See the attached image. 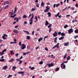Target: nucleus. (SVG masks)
I'll return each instance as SVG.
<instances>
[{
	"label": "nucleus",
	"instance_id": "1",
	"mask_svg": "<svg viewBox=\"0 0 78 78\" xmlns=\"http://www.w3.org/2000/svg\"><path fill=\"white\" fill-rule=\"evenodd\" d=\"M32 17L30 19V22L29 23V24L30 25H31L33 23V18H34V14L33 13L32 14Z\"/></svg>",
	"mask_w": 78,
	"mask_h": 78
},
{
	"label": "nucleus",
	"instance_id": "2",
	"mask_svg": "<svg viewBox=\"0 0 78 78\" xmlns=\"http://www.w3.org/2000/svg\"><path fill=\"white\" fill-rule=\"evenodd\" d=\"M73 29H70L68 30V33L69 34H71V33H73Z\"/></svg>",
	"mask_w": 78,
	"mask_h": 78
},
{
	"label": "nucleus",
	"instance_id": "3",
	"mask_svg": "<svg viewBox=\"0 0 78 78\" xmlns=\"http://www.w3.org/2000/svg\"><path fill=\"white\" fill-rule=\"evenodd\" d=\"M54 37H56V36H57V34H58V32H56V31H55V32L54 33L52 34Z\"/></svg>",
	"mask_w": 78,
	"mask_h": 78
},
{
	"label": "nucleus",
	"instance_id": "4",
	"mask_svg": "<svg viewBox=\"0 0 78 78\" xmlns=\"http://www.w3.org/2000/svg\"><path fill=\"white\" fill-rule=\"evenodd\" d=\"M54 65H53V63H51L49 64L48 65V67H53Z\"/></svg>",
	"mask_w": 78,
	"mask_h": 78
},
{
	"label": "nucleus",
	"instance_id": "5",
	"mask_svg": "<svg viewBox=\"0 0 78 78\" xmlns=\"http://www.w3.org/2000/svg\"><path fill=\"white\" fill-rule=\"evenodd\" d=\"M9 3L8 1H6L4 2L2 4L3 5H7V4H9Z\"/></svg>",
	"mask_w": 78,
	"mask_h": 78
},
{
	"label": "nucleus",
	"instance_id": "6",
	"mask_svg": "<svg viewBox=\"0 0 78 78\" xmlns=\"http://www.w3.org/2000/svg\"><path fill=\"white\" fill-rule=\"evenodd\" d=\"M44 5H45V3H44V2H42L41 4V6H42V7H44Z\"/></svg>",
	"mask_w": 78,
	"mask_h": 78
},
{
	"label": "nucleus",
	"instance_id": "7",
	"mask_svg": "<svg viewBox=\"0 0 78 78\" xmlns=\"http://www.w3.org/2000/svg\"><path fill=\"white\" fill-rule=\"evenodd\" d=\"M45 25H46V26H47V25H49V23H48L47 21H46V23H45Z\"/></svg>",
	"mask_w": 78,
	"mask_h": 78
},
{
	"label": "nucleus",
	"instance_id": "8",
	"mask_svg": "<svg viewBox=\"0 0 78 78\" xmlns=\"http://www.w3.org/2000/svg\"><path fill=\"white\" fill-rule=\"evenodd\" d=\"M16 68L17 67L16 66H13L12 67V69L13 70V71H14V70H15V69H16Z\"/></svg>",
	"mask_w": 78,
	"mask_h": 78
},
{
	"label": "nucleus",
	"instance_id": "9",
	"mask_svg": "<svg viewBox=\"0 0 78 78\" xmlns=\"http://www.w3.org/2000/svg\"><path fill=\"white\" fill-rule=\"evenodd\" d=\"M67 54L66 53L64 57V59H66L67 58Z\"/></svg>",
	"mask_w": 78,
	"mask_h": 78
},
{
	"label": "nucleus",
	"instance_id": "10",
	"mask_svg": "<svg viewBox=\"0 0 78 78\" xmlns=\"http://www.w3.org/2000/svg\"><path fill=\"white\" fill-rule=\"evenodd\" d=\"M64 46H67V45H69V43L66 42V43H65L64 44Z\"/></svg>",
	"mask_w": 78,
	"mask_h": 78
},
{
	"label": "nucleus",
	"instance_id": "11",
	"mask_svg": "<svg viewBox=\"0 0 78 78\" xmlns=\"http://www.w3.org/2000/svg\"><path fill=\"white\" fill-rule=\"evenodd\" d=\"M18 73H19V74H22L23 73H24V72H23L22 71H20L18 72Z\"/></svg>",
	"mask_w": 78,
	"mask_h": 78
},
{
	"label": "nucleus",
	"instance_id": "12",
	"mask_svg": "<svg viewBox=\"0 0 78 78\" xmlns=\"http://www.w3.org/2000/svg\"><path fill=\"white\" fill-rule=\"evenodd\" d=\"M13 31L15 33H17V32H18V31L17 30H14Z\"/></svg>",
	"mask_w": 78,
	"mask_h": 78
},
{
	"label": "nucleus",
	"instance_id": "13",
	"mask_svg": "<svg viewBox=\"0 0 78 78\" xmlns=\"http://www.w3.org/2000/svg\"><path fill=\"white\" fill-rule=\"evenodd\" d=\"M14 61V59L12 58V59H11V60H9V62H12L13 61Z\"/></svg>",
	"mask_w": 78,
	"mask_h": 78
},
{
	"label": "nucleus",
	"instance_id": "14",
	"mask_svg": "<svg viewBox=\"0 0 78 78\" xmlns=\"http://www.w3.org/2000/svg\"><path fill=\"white\" fill-rule=\"evenodd\" d=\"M48 17H51V13L50 12H48Z\"/></svg>",
	"mask_w": 78,
	"mask_h": 78
},
{
	"label": "nucleus",
	"instance_id": "15",
	"mask_svg": "<svg viewBox=\"0 0 78 78\" xmlns=\"http://www.w3.org/2000/svg\"><path fill=\"white\" fill-rule=\"evenodd\" d=\"M75 33H76V34L78 33V30L76 29L74 31Z\"/></svg>",
	"mask_w": 78,
	"mask_h": 78
},
{
	"label": "nucleus",
	"instance_id": "16",
	"mask_svg": "<svg viewBox=\"0 0 78 78\" xmlns=\"http://www.w3.org/2000/svg\"><path fill=\"white\" fill-rule=\"evenodd\" d=\"M64 39V37L63 36H62L60 38H59V39L60 41H61V40H62V39Z\"/></svg>",
	"mask_w": 78,
	"mask_h": 78
},
{
	"label": "nucleus",
	"instance_id": "17",
	"mask_svg": "<svg viewBox=\"0 0 78 78\" xmlns=\"http://www.w3.org/2000/svg\"><path fill=\"white\" fill-rule=\"evenodd\" d=\"M23 32H26V33L27 34H30V33H29V32L27 31H23Z\"/></svg>",
	"mask_w": 78,
	"mask_h": 78
},
{
	"label": "nucleus",
	"instance_id": "18",
	"mask_svg": "<svg viewBox=\"0 0 78 78\" xmlns=\"http://www.w3.org/2000/svg\"><path fill=\"white\" fill-rule=\"evenodd\" d=\"M7 66H5L3 67V68L4 69H7Z\"/></svg>",
	"mask_w": 78,
	"mask_h": 78
},
{
	"label": "nucleus",
	"instance_id": "19",
	"mask_svg": "<svg viewBox=\"0 0 78 78\" xmlns=\"http://www.w3.org/2000/svg\"><path fill=\"white\" fill-rule=\"evenodd\" d=\"M42 37H41L40 38H39L38 39V42H40L42 40Z\"/></svg>",
	"mask_w": 78,
	"mask_h": 78
},
{
	"label": "nucleus",
	"instance_id": "20",
	"mask_svg": "<svg viewBox=\"0 0 78 78\" xmlns=\"http://www.w3.org/2000/svg\"><path fill=\"white\" fill-rule=\"evenodd\" d=\"M4 54V52H0V56H2V55H3Z\"/></svg>",
	"mask_w": 78,
	"mask_h": 78
},
{
	"label": "nucleus",
	"instance_id": "21",
	"mask_svg": "<svg viewBox=\"0 0 78 78\" xmlns=\"http://www.w3.org/2000/svg\"><path fill=\"white\" fill-rule=\"evenodd\" d=\"M2 39H4V40H5L7 39V38L5 37L4 36H2Z\"/></svg>",
	"mask_w": 78,
	"mask_h": 78
},
{
	"label": "nucleus",
	"instance_id": "22",
	"mask_svg": "<svg viewBox=\"0 0 78 78\" xmlns=\"http://www.w3.org/2000/svg\"><path fill=\"white\" fill-rule=\"evenodd\" d=\"M59 45V43H58L56 45H55L56 46V47L57 48H59V47H58V46Z\"/></svg>",
	"mask_w": 78,
	"mask_h": 78
},
{
	"label": "nucleus",
	"instance_id": "23",
	"mask_svg": "<svg viewBox=\"0 0 78 78\" xmlns=\"http://www.w3.org/2000/svg\"><path fill=\"white\" fill-rule=\"evenodd\" d=\"M46 9H48V10H49L50 9V7H49L48 6H47L46 7Z\"/></svg>",
	"mask_w": 78,
	"mask_h": 78
},
{
	"label": "nucleus",
	"instance_id": "24",
	"mask_svg": "<svg viewBox=\"0 0 78 78\" xmlns=\"http://www.w3.org/2000/svg\"><path fill=\"white\" fill-rule=\"evenodd\" d=\"M27 16L26 15H24L23 17V18H27Z\"/></svg>",
	"mask_w": 78,
	"mask_h": 78
},
{
	"label": "nucleus",
	"instance_id": "25",
	"mask_svg": "<svg viewBox=\"0 0 78 78\" xmlns=\"http://www.w3.org/2000/svg\"><path fill=\"white\" fill-rule=\"evenodd\" d=\"M44 12H48V9H45L44 10Z\"/></svg>",
	"mask_w": 78,
	"mask_h": 78
},
{
	"label": "nucleus",
	"instance_id": "26",
	"mask_svg": "<svg viewBox=\"0 0 78 78\" xmlns=\"http://www.w3.org/2000/svg\"><path fill=\"white\" fill-rule=\"evenodd\" d=\"M26 47V46H23L21 48V49H22V50H23V49H25V48Z\"/></svg>",
	"mask_w": 78,
	"mask_h": 78
},
{
	"label": "nucleus",
	"instance_id": "27",
	"mask_svg": "<svg viewBox=\"0 0 78 78\" xmlns=\"http://www.w3.org/2000/svg\"><path fill=\"white\" fill-rule=\"evenodd\" d=\"M9 7V5H7L5 7L4 9H7Z\"/></svg>",
	"mask_w": 78,
	"mask_h": 78
},
{
	"label": "nucleus",
	"instance_id": "28",
	"mask_svg": "<svg viewBox=\"0 0 78 78\" xmlns=\"http://www.w3.org/2000/svg\"><path fill=\"white\" fill-rule=\"evenodd\" d=\"M36 6L37 8H39V3H37L36 4Z\"/></svg>",
	"mask_w": 78,
	"mask_h": 78
},
{
	"label": "nucleus",
	"instance_id": "29",
	"mask_svg": "<svg viewBox=\"0 0 78 78\" xmlns=\"http://www.w3.org/2000/svg\"><path fill=\"white\" fill-rule=\"evenodd\" d=\"M61 36H66V34L64 33H61Z\"/></svg>",
	"mask_w": 78,
	"mask_h": 78
},
{
	"label": "nucleus",
	"instance_id": "30",
	"mask_svg": "<svg viewBox=\"0 0 78 78\" xmlns=\"http://www.w3.org/2000/svg\"><path fill=\"white\" fill-rule=\"evenodd\" d=\"M36 10L35 9H34V8H32L31 10V11H35Z\"/></svg>",
	"mask_w": 78,
	"mask_h": 78
},
{
	"label": "nucleus",
	"instance_id": "31",
	"mask_svg": "<svg viewBox=\"0 0 78 78\" xmlns=\"http://www.w3.org/2000/svg\"><path fill=\"white\" fill-rule=\"evenodd\" d=\"M43 62H42V61H41L39 62V64H43Z\"/></svg>",
	"mask_w": 78,
	"mask_h": 78
},
{
	"label": "nucleus",
	"instance_id": "32",
	"mask_svg": "<svg viewBox=\"0 0 78 78\" xmlns=\"http://www.w3.org/2000/svg\"><path fill=\"white\" fill-rule=\"evenodd\" d=\"M7 50L6 49H4L3 51H2V53H4V52H5V51H6Z\"/></svg>",
	"mask_w": 78,
	"mask_h": 78
},
{
	"label": "nucleus",
	"instance_id": "33",
	"mask_svg": "<svg viewBox=\"0 0 78 78\" xmlns=\"http://www.w3.org/2000/svg\"><path fill=\"white\" fill-rule=\"evenodd\" d=\"M59 69V68L58 67H57L56 69H55V70L56 71H58V70Z\"/></svg>",
	"mask_w": 78,
	"mask_h": 78
},
{
	"label": "nucleus",
	"instance_id": "34",
	"mask_svg": "<svg viewBox=\"0 0 78 78\" xmlns=\"http://www.w3.org/2000/svg\"><path fill=\"white\" fill-rule=\"evenodd\" d=\"M5 61V59H0V61H2V62H3V61Z\"/></svg>",
	"mask_w": 78,
	"mask_h": 78
},
{
	"label": "nucleus",
	"instance_id": "35",
	"mask_svg": "<svg viewBox=\"0 0 78 78\" xmlns=\"http://www.w3.org/2000/svg\"><path fill=\"white\" fill-rule=\"evenodd\" d=\"M27 39H30V36H27Z\"/></svg>",
	"mask_w": 78,
	"mask_h": 78
},
{
	"label": "nucleus",
	"instance_id": "36",
	"mask_svg": "<svg viewBox=\"0 0 78 78\" xmlns=\"http://www.w3.org/2000/svg\"><path fill=\"white\" fill-rule=\"evenodd\" d=\"M59 13H58L56 15H55V16L56 17H57V16H59Z\"/></svg>",
	"mask_w": 78,
	"mask_h": 78
},
{
	"label": "nucleus",
	"instance_id": "37",
	"mask_svg": "<svg viewBox=\"0 0 78 78\" xmlns=\"http://www.w3.org/2000/svg\"><path fill=\"white\" fill-rule=\"evenodd\" d=\"M21 60H20V58L19 59H16V61H19V62L20 61H21Z\"/></svg>",
	"mask_w": 78,
	"mask_h": 78
},
{
	"label": "nucleus",
	"instance_id": "38",
	"mask_svg": "<svg viewBox=\"0 0 78 78\" xmlns=\"http://www.w3.org/2000/svg\"><path fill=\"white\" fill-rule=\"evenodd\" d=\"M64 62H63L62 63V64H61V68H62V65H63V64H64Z\"/></svg>",
	"mask_w": 78,
	"mask_h": 78
},
{
	"label": "nucleus",
	"instance_id": "39",
	"mask_svg": "<svg viewBox=\"0 0 78 78\" xmlns=\"http://www.w3.org/2000/svg\"><path fill=\"white\" fill-rule=\"evenodd\" d=\"M14 41L15 42H14V44H16V39H15L14 40Z\"/></svg>",
	"mask_w": 78,
	"mask_h": 78
},
{
	"label": "nucleus",
	"instance_id": "40",
	"mask_svg": "<svg viewBox=\"0 0 78 78\" xmlns=\"http://www.w3.org/2000/svg\"><path fill=\"white\" fill-rule=\"evenodd\" d=\"M68 26V25H65L64 26V28H67V27Z\"/></svg>",
	"mask_w": 78,
	"mask_h": 78
},
{
	"label": "nucleus",
	"instance_id": "41",
	"mask_svg": "<svg viewBox=\"0 0 78 78\" xmlns=\"http://www.w3.org/2000/svg\"><path fill=\"white\" fill-rule=\"evenodd\" d=\"M67 7H66V8L64 9L62 11V12H63V11H65V10H66V9H67Z\"/></svg>",
	"mask_w": 78,
	"mask_h": 78
},
{
	"label": "nucleus",
	"instance_id": "42",
	"mask_svg": "<svg viewBox=\"0 0 78 78\" xmlns=\"http://www.w3.org/2000/svg\"><path fill=\"white\" fill-rule=\"evenodd\" d=\"M74 37L75 39H76V38H77V37H78V35L75 36H74Z\"/></svg>",
	"mask_w": 78,
	"mask_h": 78
},
{
	"label": "nucleus",
	"instance_id": "43",
	"mask_svg": "<svg viewBox=\"0 0 78 78\" xmlns=\"http://www.w3.org/2000/svg\"><path fill=\"white\" fill-rule=\"evenodd\" d=\"M35 19H36V20L37 21V20H37V16H35Z\"/></svg>",
	"mask_w": 78,
	"mask_h": 78
},
{
	"label": "nucleus",
	"instance_id": "44",
	"mask_svg": "<svg viewBox=\"0 0 78 78\" xmlns=\"http://www.w3.org/2000/svg\"><path fill=\"white\" fill-rule=\"evenodd\" d=\"M13 52V51H11L10 52V55H12V53Z\"/></svg>",
	"mask_w": 78,
	"mask_h": 78
},
{
	"label": "nucleus",
	"instance_id": "45",
	"mask_svg": "<svg viewBox=\"0 0 78 78\" xmlns=\"http://www.w3.org/2000/svg\"><path fill=\"white\" fill-rule=\"evenodd\" d=\"M51 27L50 28V29L49 30V33H50V31H51Z\"/></svg>",
	"mask_w": 78,
	"mask_h": 78
},
{
	"label": "nucleus",
	"instance_id": "46",
	"mask_svg": "<svg viewBox=\"0 0 78 78\" xmlns=\"http://www.w3.org/2000/svg\"><path fill=\"white\" fill-rule=\"evenodd\" d=\"M21 47H26L24 44H22L21 45Z\"/></svg>",
	"mask_w": 78,
	"mask_h": 78
},
{
	"label": "nucleus",
	"instance_id": "47",
	"mask_svg": "<svg viewBox=\"0 0 78 78\" xmlns=\"http://www.w3.org/2000/svg\"><path fill=\"white\" fill-rule=\"evenodd\" d=\"M33 69H34V67H33L30 68V70H33Z\"/></svg>",
	"mask_w": 78,
	"mask_h": 78
},
{
	"label": "nucleus",
	"instance_id": "48",
	"mask_svg": "<svg viewBox=\"0 0 78 78\" xmlns=\"http://www.w3.org/2000/svg\"><path fill=\"white\" fill-rule=\"evenodd\" d=\"M19 45L21 46V41H20L19 43Z\"/></svg>",
	"mask_w": 78,
	"mask_h": 78
},
{
	"label": "nucleus",
	"instance_id": "49",
	"mask_svg": "<svg viewBox=\"0 0 78 78\" xmlns=\"http://www.w3.org/2000/svg\"><path fill=\"white\" fill-rule=\"evenodd\" d=\"M70 59V56H68L67 57V60H69Z\"/></svg>",
	"mask_w": 78,
	"mask_h": 78
},
{
	"label": "nucleus",
	"instance_id": "50",
	"mask_svg": "<svg viewBox=\"0 0 78 78\" xmlns=\"http://www.w3.org/2000/svg\"><path fill=\"white\" fill-rule=\"evenodd\" d=\"M17 19H18V20H20V19H21V17L19 16L18 18H17Z\"/></svg>",
	"mask_w": 78,
	"mask_h": 78
},
{
	"label": "nucleus",
	"instance_id": "51",
	"mask_svg": "<svg viewBox=\"0 0 78 78\" xmlns=\"http://www.w3.org/2000/svg\"><path fill=\"white\" fill-rule=\"evenodd\" d=\"M51 26V24L49 25L48 26V28H49V27H50Z\"/></svg>",
	"mask_w": 78,
	"mask_h": 78
},
{
	"label": "nucleus",
	"instance_id": "52",
	"mask_svg": "<svg viewBox=\"0 0 78 78\" xmlns=\"http://www.w3.org/2000/svg\"><path fill=\"white\" fill-rule=\"evenodd\" d=\"M22 62V61L20 60V62L19 63V64H20Z\"/></svg>",
	"mask_w": 78,
	"mask_h": 78
},
{
	"label": "nucleus",
	"instance_id": "53",
	"mask_svg": "<svg viewBox=\"0 0 78 78\" xmlns=\"http://www.w3.org/2000/svg\"><path fill=\"white\" fill-rule=\"evenodd\" d=\"M3 36L4 37H7V36H8V35H7L5 34H3Z\"/></svg>",
	"mask_w": 78,
	"mask_h": 78
},
{
	"label": "nucleus",
	"instance_id": "54",
	"mask_svg": "<svg viewBox=\"0 0 78 78\" xmlns=\"http://www.w3.org/2000/svg\"><path fill=\"white\" fill-rule=\"evenodd\" d=\"M59 5V4H58L56 5V7H58V6Z\"/></svg>",
	"mask_w": 78,
	"mask_h": 78
},
{
	"label": "nucleus",
	"instance_id": "55",
	"mask_svg": "<svg viewBox=\"0 0 78 78\" xmlns=\"http://www.w3.org/2000/svg\"><path fill=\"white\" fill-rule=\"evenodd\" d=\"M63 69H65V68H66V65H65L64 64L63 66Z\"/></svg>",
	"mask_w": 78,
	"mask_h": 78
},
{
	"label": "nucleus",
	"instance_id": "56",
	"mask_svg": "<svg viewBox=\"0 0 78 78\" xmlns=\"http://www.w3.org/2000/svg\"><path fill=\"white\" fill-rule=\"evenodd\" d=\"M61 34V32H59L58 33V35H60V34Z\"/></svg>",
	"mask_w": 78,
	"mask_h": 78
},
{
	"label": "nucleus",
	"instance_id": "57",
	"mask_svg": "<svg viewBox=\"0 0 78 78\" xmlns=\"http://www.w3.org/2000/svg\"><path fill=\"white\" fill-rule=\"evenodd\" d=\"M30 48V47L29 46V45H28L27 47V48L28 49Z\"/></svg>",
	"mask_w": 78,
	"mask_h": 78
},
{
	"label": "nucleus",
	"instance_id": "58",
	"mask_svg": "<svg viewBox=\"0 0 78 78\" xmlns=\"http://www.w3.org/2000/svg\"><path fill=\"white\" fill-rule=\"evenodd\" d=\"M17 27H19V25L15 26V28H17Z\"/></svg>",
	"mask_w": 78,
	"mask_h": 78
},
{
	"label": "nucleus",
	"instance_id": "59",
	"mask_svg": "<svg viewBox=\"0 0 78 78\" xmlns=\"http://www.w3.org/2000/svg\"><path fill=\"white\" fill-rule=\"evenodd\" d=\"M23 55H27V53L24 52L23 53Z\"/></svg>",
	"mask_w": 78,
	"mask_h": 78
},
{
	"label": "nucleus",
	"instance_id": "60",
	"mask_svg": "<svg viewBox=\"0 0 78 78\" xmlns=\"http://www.w3.org/2000/svg\"><path fill=\"white\" fill-rule=\"evenodd\" d=\"M75 6H76V7H78V4H77V3H76V4H75Z\"/></svg>",
	"mask_w": 78,
	"mask_h": 78
},
{
	"label": "nucleus",
	"instance_id": "61",
	"mask_svg": "<svg viewBox=\"0 0 78 78\" xmlns=\"http://www.w3.org/2000/svg\"><path fill=\"white\" fill-rule=\"evenodd\" d=\"M45 50L46 51H48V49L47 48V47L45 48Z\"/></svg>",
	"mask_w": 78,
	"mask_h": 78
},
{
	"label": "nucleus",
	"instance_id": "62",
	"mask_svg": "<svg viewBox=\"0 0 78 78\" xmlns=\"http://www.w3.org/2000/svg\"><path fill=\"white\" fill-rule=\"evenodd\" d=\"M74 8H75L74 7H71V10H73V9H74Z\"/></svg>",
	"mask_w": 78,
	"mask_h": 78
},
{
	"label": "nucleus",
	"instance_id": "63",
	"mask_svg": "<svg viewBox=\"0 0 78 78\" xmlns=\"http://www.w3.org/2000/svg\"><path fill=\"white\" fill-rule=\"evenodd\" d=\"M10 17H11V18H12V19L14 18V17L13 16H11Z\"/></svg>",
	"mask_w": 78,
	"mask_h": 78
},
{
	"label": "nucleus",
	"instance_id": "64",
	"mask_svg": "<svg viewBox=\"0 0 78 78\" xmlns=\"http://www.w3.org/2000/svg\"><path fill=\"white\" fill-rule=\"evenodd\" d=\"M18 55H19V54L18 53H17L15 55L16 56H17V57H18Z\"/></svg>",
	"mask_w": 78,
	"mask_h": 78
}]
</instances>
